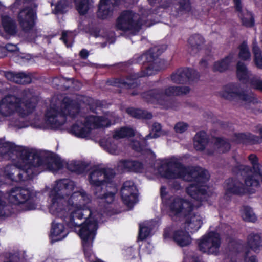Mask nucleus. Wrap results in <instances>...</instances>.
<instances>
[{"instance_id": "1", "label": "nucleus", "mask_w": 262, "mask_h": 262, "mask_svg": "<svg viewBox=\"0 0 262 262\" xmlns=\"http://www.w3.org/2000/svg\"><path fill=\"white\" fill-rule=\"evenodd\" d=\"M75 187V183L69 179L56 181L49 193V210L60 217H66L71 210L67 225L78 232L85 256L89 258L93 256L91 248L98 228V217L86 206L90 196L82 189L73 192Z\"/></svg>"}, {"instance_id": "2", "label": "nucleus", "mask_w": 262, "mask_h": 262, "mask_svg": "<svg viewBox=\"0 0 262 262\" xmlns=\"http://www.w3.org/2000/svg\"><path fill=\"white\" fill-rule=\"evenodd\" d=\"M160 175L169 180L170 185L178 190L181 188L178 179L194 181L196 185H202L209 179L208 172L201 167H187L176 157L163 160L158 169Z\"/></svg>"}, {"instance_id": "3", "label": "nucleus", "mask_w": 262, "mask_h": 262, "mask_svg": "<svg viewBox=\"0 0 262 262\" xmlns=\"http://www.w3.org/2000/svg\"><path fill=\"white\" fill-rule=\"evenodd\" d=\"M34 95L30 90H25L21 97L8 95L0 100V115L10 117L17 114L18 118H11L9 125L18 128L26 127L28 125L24 118L31 113L35 108Z\"/></svg>"}, {"instance_id": "4", "label": "nucleus", "mask_w": 262, "mask_h": 262, "mask_svg": "<svg viewBox=\"0 0 262 262\" xmlns=\"http://www.w3.org/2000/svg\"><path fill=\"white\" fill-rule=\"evenodd\" d=\"M207 189L205 185L192 184L187 188V192L192 198L202 202L206 199ZM200 205V202L191 204L182 198L175 196L170 199L168 206L170 215L181 218L184 217L188 212L192 210L193 207H199Z\"/></svg>"}, {"instance_id": "5", "label": "nucleus", "mask_w": 262, "mask_h": 262, "mask_svg": "<svg viewBox=\"0 0 262 262\" xmlns=\"http://www.w3.org/2000/svg\"><path fill=\"white\" fill-rule=\"evenodd\" d=\"M115 174V172L112 169L96 167L89 176V182L93 187L95 195L101 199L102 202L107 204H111L114 201L117 189L115 187H113L110 191L107 190L104 191H103L102 187L107 183H111Z\"/></svg>"}, {"instance_id": "6", "label": "nucleus", "mask_w": 262, "mask_h": 262, "mask_svg": "<svg viewBox=\"0 0 262 262\" xmlns=\"http://www.w3.org/2000/svg\"><path fill=\"white\" fill-rule=\"evenodd\" d=\"M34 158L27 157L16 158L14 160V164L6 166L2 172L3 176L13 181H26L33 178L35 174V167L38 165V157Z\"/></svg>"}, {"instance_id": "7", "label": "nucleus", "mask_w": 262, "mask_h": 262, "mask_svg": "<svg viewBox=\"0 0 262 262\" xmlns=\"http://www.w3.org/2000/svg\"><path fill=\"white\" fill-rule=\"evenodd\" d=\"M116 120V116L112 113H106L103 116H89L84 118V123L74 125L71 132L78 137L85 138L91 129L107 127Z\"/></svg>"}, {"instance_id": "8", "label": "nucleus", "mask_w": 262, "mask_h": 262, "mask_svg": "<svg viewBox=\"0 0 262 262\" xmlns=\"http://www.w3.org/2000/svg\"><path fill=\"white\" fill-rule=\"evenodd\" d=\"M60 112L54 105L51 106L46 113V122L53 128H57L66 121L65 116H74L78 112V107L68 97H64L60 105Z\"/></svg>"}, {"instance_id": "9", "label": "nucleus", "mask_w": 262, "mask_h": 262, "mask_svg": "<svg viewBox=\"0 0 262 262\" xmlns=\"http://www.w3.org/2000/svg\"><path fill=\"white\" fill-rule=\"evenodd\" d=\"M194 147L197 150L202 151L206 147H211L212 146L217 148L219 152H224L230 148L229 143L226 141L220 138H212L208 142L207 135L205 132L198 133L194 137Z\"/></svg>"}, {"instance_id": "10", "label": "nucleus", "mask_w": 262, "mask_h": 262, "mask_svg": "<svg viewBox=\"0 0 262 262\" xmlns=\"http://www.w3.org/2000/svg\"><path fill=\"white\" fill-rule=\"evenodd\" d=\"M0 154L6 158L15 160L13 157L16 156V158H21L29 157L34 158L37 156V152L35 149L30 148L27 147L19 146L10 142L0 143Z\"/></svg>"}, {"instance_id": "11", "label": "nucleus", "mask_w": 262, "mask_h": 262, "mask_svg": "<svg viewBox=\"0 0 262 262\" xmlns=\"http://www.w3.org/2000/svg\"><path fill=\"white\" fill-rule=\"evenodd\" d=\"M142 22L139 15L130 10L123 11L118 17L116 27L124 31H130L132 33L138 32Z\"/></svg>"}, {"instance_id": "12", "label": "nucleus", "mask_w": 262, "mask_h": 262, "mask_svg": "<svg viewBox=\"0 0 262 262\" xmlns=\"http://www.w3.org/2000/svg\"><path fill=\"white\" fill-rule=\"evenodd\" d=\"M221 244L220 235L216 232H210L199 240L198 248L203 253L216 256L220 253Z\"/></svg>"}, {"instance_id": "13", "label": "nucleus", "mask_w": 262, "mask_h": 262, "mask_svg": "<svg viewBox=\"0 0 262 262\" xmlns=\"http://www.w3.org/2000/svg\"><path fill=\"white\" fill-rule=\"evenodd\" d=\"M177 86H170L166 88L163 92L160 90H152L144 95V97L148 101L158 103L166 107H170L169 97L178 96Z\"/></svg>"}, {"instance_id": "14", "label": "nucleus", "mask_w": 262, "mask_h": 262, "mask_svg": "<svg viewBox=\"0 0 262 262\" xmlns=\"http://www.w3.org/2000/svg\"><path fill=\"white\" fill-rule=\"evenodd\" d=\"M34 193L29 189L16 187L7 192L6 198L12 204L19 205L33 199Z\"/></svg>"}, {"instance_id": "15", "label": "nucleus", "mask_w": 262, "mask_h": 262, "mask_svg": "<svg viewBox=\"0 0 262 262\" xmlns=\"http://www.w3.org/2000/svg\"><path fill=\"white\" fill-rule=\"evenodd\" d=\"M37 157L39 163L36 167L42 166L50 171H55L60 169L62 167L60 160L55 155L51 153H46L37 151Z\"/></svg>"}, {"instance_id": "16", "label": "nucleus", "mask_w": 262, "mask_h": 262, "mask_svg": "<svg viewBox=\"0 0 262 262\" xmlns=\"http://www.w3.org/2000/svg\"><path fill=\"white\" fill-rule=\"evenodd\" d=\"M123 202L128 207H132L138 201L137 189L133 182H125L121 190Z\"/></svg>"}, {"instance_id": "17", "label": "nucleus", "mask_w": 262, "mask_h": 262, "mask_svg": "<svg viewBox=\"0 0 262 262\" xmlns=\"http://www.w3.org/2000/svg\"><path fill=\"white\" fill-rule=\"evenodd\" d=\"M200 75L195 70L190 69H180L171 76V81L176 83L181 84L188 81H193L198 80Z\"/></svg>"}, {"instance_id": "18", "label": "nucleus", "mask_w": 262, "mask_h": 262, "mask_svg": "<svg viewBox=\"0 0 262 262\" xmlns=\"http://www.w3.org/2000/svg\"><path fill=\"white\" fill-rule=\"evenodd\" d=\"M34 12L32 9L26 8L20 11L18 19L23 30L26 32L31 31L34 24Z\"/></svg>"}, {"instance_id": "19", "label": "nucleus", "mask_w": 262, "mask_h": 262, "mask_svg": "<svg viewBox=\"0 0 262 262\" xmlns=\"http://www.w3.org/2000/svg\"><path fill=\"white\" fill-rule=\"evenodd\" d=\"M188 212L184 217H186L184 228L190 232H194L198 230L203 224L204 217L197 212Z\"/></svg>"}, {"instance_id": "20", "label": "nucleus", "mask_w": 262, "mask_h": 262, "mask_svg": "<svg viewBox=\"0 0 262 262\" xmlns=\"http://www.w3.org/2000/svg\"><path fill=\"white\" fill-rule=\"evenodd\" d=\"M119 0H101L98 16L104 19L113 16L114 6L117 5Z\"/></svg>"}, {"instance_id": "21", "label": "nucleus", "mask_w": 262, "mask_h": 262, "mask_svg": "<svg viewBox=\"0 0 262 262\" xmlns=\"http://www.w3.org/2000/svg\"><path fill=\"white\" fill-rule=\"evenodd\" d=\"M143 165L138 161L121 160L117 164V168L119 171H132L141 172L143 170Z\"/></svg>"}, {"instance_id": "22", "label": "nucleus", "mask_w": 262, "mask_h": 262, "mask_svg": "<svg viewBox=\"0 0 262 262\" xmlns=\"http://www.w3.org/2000/svg\"><path fill=\"white\" fill-rule=\"evenodd\" d=\"M226 195L243 194L246 193V188L243 183L236 179H228L225 184Z\"/></svg>"}, {"instance_id": "23", "label": "nucleus", "mask_w": 262, "mask_h": 262, "mask_svg": "<svg viewBox=\"0 0 262 262\" xmlns=\"http://www.w3.org/2000/svg\"><path fill=\"white\" fill-rule=\"evenodd\" d=\"M239 88L237 84L229 83L223 87L219 92L220 97L229 101H234L237 99Z\"/></svg>"}, {"instance_id": "24", "label": "nucleus", "mask_w": 262, "mask_h": 262, "mask_svg": "<svg viewBox=\"0 0 262 262\" xmlns=\"http://www.w3.org/2000/svg\"><path fill=\"white\" fill-rule=\"evenodd\" d=\"M233 1L236 10L243 24L247 27H252L254 23L252 14L246 9H243L241 0H233Z\"/></svg>"}, {"instance_id": "25", "label": "nucleus", "mask_w": 262, "mask_h": 262, "mask_svg": "<svg viewBox=\"0 0 262 262\" xmlns=\"http://www.w3.org/2000/svg\"><path fill=\"white\" fill-rule=\"evenodd\" d=\"M100 144L105 150L111 154L117 155L121 152L118 146V141L113 137L102 139Z\"/></svg>"}, {"instance_id": "26", "label": "nucleus", "mask_w": 262, "mask_h": 262, "mask_svg": "<svg viewBox=\"0 0 262 262\" xmlns=\"http://www.w3.org/2000/svg\"><path fill=\"white\" fill-rule=\"evenodd\" d=\"M5 76L8 80L18 84H28L31 82L30 75L25 73L7 72L5 73Z\"/></svg>"}, {"instance_id": "27", "label": "nucleus", "mask_w": 262, "mask_h": 262, "mask_svg": "<svg viewBox=\"0 0 262 262\" xmlns=\"http://www.w3.org/2000/svg\"><path fill=\"white\" fill-rule=\"evenodd\" d=\"M234 140L237 143L254 144L260 143L261 139L259 137L248 133L235 134Z\"/></svg>"}, {"instance_id": "28", "label": "nucleus", "mask_w": 262, "mask_h": 262, "mask_svg": "<svg viewBox=\"0 0 262 262\" xmlns=\"http://www.w3.org/2000/svg\"><path fill=\"white\" fill-rule=\"evenodd\" d=\"M173 239L178 245L181 247L189 245L192 241L188 232L182 230H178L174 232Z\"/></svg>"}, {"instance_id": "29", "label": "nucleus", "mask_w": 262, "mask_h": 262, "mask_svg": "<svg viewBox=\"0 0 262 262\" xmlns=\"http://www.w3.org/2000/svg\"><path fill=\"white\" fill-rule=\"evenodd\" d=\"M236 74L238 78L245 83L248 82L250 83V80L252 77L250 71L247 69L246 65L242 62H238L237 64Z\"/></svg>"}, {"instance_id": "30", "label": "nucleus", "mask_w": 262, "mask_h": 262, "mask_svg": "<svg viewBox=\"0 0 262 262\" xmlns=\"http://www.w3.org/2000/svg\"><path fill=\"white\" fill-rule=\"evenodd\" d=\"M238 94L235 101L240 102L243 105L246 106L251 103L257 104L259 102L253 94L247 93L239 90Z\"/></svg>"}, {"instance_id": "31", "label": "nucleus", "mask_w": 262, "mask_h": 262, "mask_svg": "<svg viewBox=\"0 0 262 262\" xmlns=\"http://www.w3.org/2000/svg\"><path fill=\"white\" fill-rule=\"evenodd\" d=\"M67 235L64 231V227L62 224L54 223L51 231V235L54 241H59L64 238Z\"/></svg>"}, {"instance_id": "32", "label": "nucleus", "mask_w": 262, "mask_h": 262, "mask_svg": "<svg viewBox=\"0 0 262 262\" xmlns=\"http://www.w3.org/2000/svg\"><path fill=\"white\" fill-rule=\"evenodd\" d=\"M204 42L203 38L200 35L195 34L191 36L189 39L191 53L192 54H196L199 50L201 49Z\"/></svg>"}, {"instance_id": "33", "label": "nucleus", "mask_w": 262, "mask_h": 262, "mask_svg": "<svg viewBox=\"0 0 262 262\" xmlns=\"http://www.w3.org/2000/svg\"><path fill=\"white\" fill-rule=\"evenodd\" d=\"M2 23L4 30L8 34L13 35L16 33V25L14 21L7 15L2 16Z\"/></svg>"}, {"instance_id": "34", "label": "nucleus", "mask_w": 262, "mask_h": 262, "mask_svg": "<svg viewBox=\"0 0 262 262\" xmlns=\"http://www.w3.org/2000/svg\"><path fill=\"white\" fill-rule=\"evenodd\" d=\"M247 245L250 249L256 252L261 246V239L260 235L254 233L249 234L247 237Z\"/></svg>"}, {"instance_id": "35", "label": "nucleus", "mask_w": 262, "mask_h": 262, "mask_svg": "<svg viewBox=\"0 0 262 262\" xmlns=\"http://www.w3.org/2000/svg\"><path fill=\"white\" fill-rule=\"evenodd\" d=\"M233 60V55H229L228 56L221 60L215 62L213 67L214 71H218L220 72H223L227 70Z\"/></svg>"}, {"instance_id": "36", "label": "nucleus", "mask_w": 262, "mask_h": 262, "mask_svg": "<svg viewBox=\"0 0 262 262\" xmlns=\"http://www.w3.org/2000/svg\"><path fill=\"white\" fill-rule=\"evenodd\" d=\"M246 192L253 193L259 185V182L254 179L253 175L247 176L245 179Z\"/></svg>"}, {"instance_id": "37", "label": "nucleus", "mask_w": 262, "mask_h": 262, "mask_svg": "<svg viewBox=\"0 0 262 262\" xmlns=\"http://www.w3.org/2000/svg\"><path fill=\"white\" fill-rule=\"evenodd\" d=\"M252 51L254 54V62L258 68L262 69V55L261 51L257 45L255 38H254L252 45Z\"/></svg>"}, {"instance_id": "38", "label": "nucleus", "mask_w": 262, "mask_h": 262, "mask_svg": "<svg viewBox=\"0 0 262 262\" xmlns=\"http://www.w3.org/2000/svg\"><path fill=\"white\" fill-rule=\"evenodd\" d=\"M134 130L130 128L123 127L114 131L113 137L117 140L119 139L134 136Z\"/></svg>"}, {"instance_id": "39", "label": "nucleus", "mask_w": 262, "mask_h": 262, "mask_svg": "<svg viewBox=\"0 0 262 262\" xmlns=\"http://www.w3.org/2000/svg\"><path fill=\"white\" fill-rule=\"evenodd\" d=\"M68 168L78 173L83 172L89 166V164L80 161H73L68 164Z\"/></svg>"}, {"instance_id": "40", "label": "nucleus", "mask_w": 262, "mask_h": 262, "mask_svg": "<svg viewBox=\"0 0 262 262\" xmlns=\"http://www.w3.org/2000/svg\"><path fill=\"white\" fill-rule=\"evenodd\" d=\"M127 113L130 116L137 118L151 119L152 117L150 113L146 111L134 108H128L126 110Z\"/></svg>"}, {"instance_id": "41", "label": "nucleus", "mask_w": 262, "mask_h": 262, "mask_svg": "<svg viewBox=\"0 0 262 262\" xmlns=\"http://www.w3.org/2000/svg\"><path fill=\"white\" fill-rule=\"evenodd\" d=\"M158 49L157 47H155L151 49L149 51L145 54L141 56L138 59V62H140L143 60L144 62H150L152 61L155 58L159 55L160 53H158Z\"/></svg>"}, {"instance_id": "42", "label": "nucleus", "mask_w": 262, "mask_h": 262, "mask_svg": "<svg viewBox=\"0 0 262 262\" xmlns=\"http://www.w3.org/2000/svg\"><path fill=\"white\" fill-rule=\"evenodd\" d=\"M75 7L81 15L86 13L91 7L90 0H74Z\"/></svg>"}, {"instance_id": "43", "label": "nucleus", "mask_w": 262, "mask_h": 262, "mask_svg": "<svg viewBox=\"0 0 262 262\" xmlns=\"http://www.w3.org/2000/svg\"><path fill=\"white\" fill-rule=\"evenodd\" d=\"M242 217L247 222H254L256 220V216L251 208L244 206L241 210Z\"/></svg>"}, {"instance_id": "44", "label": "nucleus", "mask_w": 262, "mask_h": 262, "mask_svg": "<svg viewBox=\"0 0 262 262\" xmlns=\"http://www.w3.org/2000/svg\"><path fill=\"white\" fill-rule=\"evenodd\" d=\"M175 8L178 13L183 14L189 12L191 9L189 0H178Z\"/></svg>"}, {"instance_id": "45", "label": "nucleus", "mask_w": 262, "mask_h": 262, "mask_svg": "<svg viewBox=\"0 0 262 262\" xmlns=\"http://www.w3.org/2000/svg\"><path fill=\"white\" fill-rule=\"evenodd\" d=\"M239 52L238 54L239 57L244 60H249L251 59V54L249 51L247 44L243 42L239 46Z\"/></svg>"}, {"instance_id": "46", "label": "nucleus", "mask_w": 262, "mask_h": 262, "mask_svg": "<svg viewBox=\"0 0 262 262\" xmlns=\"http://www.w3.org/2000/svg\"><path fill=\"white\" fill-rule=\"evenodd\" d=\"M161 128L160 124L157 122L154 123L152 125L150 133L146 136L145 139L157 138L159 137L161 134Z\"/></svg>"}, {"instance_id": "47", "label": "nucleus", "mask_w": 262, "mask_h": 262, "mask_svg": "<svg viewBox=\"0 0 262 262\" xmlns=\"http://www.w3.org/2000/svg\"><path fill=\"white\" fill-rule=\"evenodd\" d=\"M71 3V0H62L59 1L55 6V8L53 10L55 14L63 13L67 7Z\"/></svg>"}, {"instance_id": "48", "label": "nucleus", "mask_w": 262, "mask_h": 262, "mask_svg": "<svg viewBox=\"0 0 262 262\" xmlns=\"http://www.w3.org/2000/svg\"><path fill=\"white\" fill-rule=\"evenodd\" d=\"M75 35L74 33L72 31H64L62 32L61 39L63 40L67 47H69L70 43H70L72 41Z\"/></svg>"}, {"instance_id": "49", "label": "nucleus", "mask_w": 262, "mask_h": 262, "mask_svg": "<svg viewBox=\"0 0 262 262\" xmlns=\"http://www.w3.org/2000/svg\"><path fill=\"white\" fill-rule=\"evenodd\" d=\"M251 86L256 90L262 92V79L256 76H253L250 80Z\"/></svg>"}, {"instance_id": "50", "label": "nucleus", "mask_w": 262, "mask_h": 262, "mask_svg": "<svg viewBox=\"0 0 262 262\" xmlns=\"http://www.w3.org/2000/svg\"><path fill=\"white\" fill-rule=\"evenodd\" d=\"M150 234V229L148 227L144 225V224L140 225V230L139 233V238L141 240H143L147 238Z\"/></svg>"}, {"instance_id": "51", "label": "nucleus", "mask_w": 262, "mask_h": 262, "mask_svg": "<svg viewBox=\"0 0 262 262\" xmlns=\"http://www.w3.org/2000/svg\"><path fill=\"white\" fill-rule=\"evenodd\" d=\"M189 125L184 122H179L176 124L174 127L175 132L177 133L182 134L186 131Z\"/></svg>"}, {"instance_id": "52", "label": "nucleus", "mask_w": 262, "mask_h": 262, "mask_svg": "<svg viewBox=\"0 0 262 262\" xmlns=\"http://www.w3.org/2000/svg\"><path fill=\"white\" fill-rule=\"evenodd\" d=\"M67 81V79L64 78H55L52 81V84L54 86L61 87L65 89L70 88L69 85H64V82Z\"/></svg>"}, {"instance_id": "53", "label": "nucleus", "mask_w": 262, "mask_h": 262, "mask_svg": "<svg viewBox=\"0 0 262 262\" xmlns=\"http://www.w3.org/2000/svg\"><path fill=\"white\" fill-rule=\"evenodd\" d=\"M118 84V86L124 87L125 88H131L135 86L133 80H130L129 79H127L126 81L124 80H119Z\"/></svg>"}, {"instance_id": "54", "label": "nucleus", "mask_w": 262, "mask_h": 262, "mask_svg": "<svg viewBox=\"0 0 262 262\" xmlns=\"http://www.w3.org/2000/svg\"><path fill=\"white\" fill-rule=\"evenodd\" d=\"M253 173L262 180V165L259 163L252 167Z\"/></svg>"}, {"instance_id": "55", "label": "nucleus", "mask_w": 262, "mask_h": 262, "mask_svg": "<svg viewBox=\"0 0 262 262\" xmlns=\"http://www.w3.org/2000/svg\"><path fill=\"white\" fill-rule=\"evenodd\" d=\"M64 83V85H69L70 88L73 87L76 89H79L81 87V84L78 81H74L72 79H67V81H65Z\"/></svg>"}, {"instance_id": "56", "label": "nucleus", "mask_w": 262, "mask_h": 262, "mask_svg": "<svg viewBox=\"0 0 262 262\" xmlns=\"http://www.w3.org/2000/svg\"><path fill=\"white\" fill-rule=\"evenodd\" d=\"M152 74V72L151 71V70L150 69V67L148 66L146 67V70L144 72H142L141 73L139 74H136L134 77L132 78L133 80L137 78H138L139 77H142L146 76H148L150 75H151Z\"/></svg>"}, {"instance_id": "57", "label": "nucleus", "mask_w": 262, "mask_h": 262, "mask_svg": "<svg viewBox=\"0 0 262 262\" xmlns=\"http://www.w3.org/2000/svg\"><path fill=\"white\" fill-rule=\"evenodd\" d=\"M178 96L185 95L189 93L190 89L188 86H177Z\"/></svg>"}, {"instance_id": "58", "label": "nucleus", "mask_w": 262, "mask_h": 262, "mask_svg": "<svg viewBox=\"0 0 262 262\" xmlns=\"http://www.w3.org/2000/svg\"><path fill=\"white\" fill-rule=\"evenodd\" d=\"M245 262H257V259L255 256L250 255L249 251L246 252L244 256Z\"/></svg>"}, {"instance_id": "59", "label": "nucleus", "mask_w": 262, "mask_h": 262, "mask_svg": "<svg viewBox=\"0 0 262 262\" xmlns=\"http://www.w3.org/2000/svg\"><path fill=\"white\" fill-rule=\"evenodd\" d=\"M249 160L251 163L252 167L255 165L258 164L257 157L253 154H251L248 156Z\"/></svg>"}, {"instance_id": "60", "label": "nucleus", "mask_w": 262, "mask_h": 262, "mask_svg": "<svg viewBox=\"0 0 262 262\" xmlns=\"http://www.w3.org/2000/svg\"><path fill=\"white\" fill-rule=\"evenodd\" d=\"M132 148L137 151H140L142 150V147L140 143L137 141H133L132 143Z\"/></svg>"}, {"instance_id": "61", "label": "nucleus", "mask_w": 262, "mask_h": 262, "mask_svg": "<svg viewBox=\"0 0 262 262\" xmlns=\"http://www.w3.org/2000/svg\"><path fill=\"white\" fill-rule=\"evenodd\" d=\"M6 49L10 52H15L18 50V48L15 45L8 43L6 45Z\"/></svg>"}, {"instance_id": "62", "label": "nucleus", "mask_w": 262, "mask_h": 262, "mask_svg": "<svg viewBox=\"0 0 262 262\" xmlns=\"http://www.w3.org/2000/svg\"><path fill=\"white\" fill-rule=\"evenodd\" d=\"M80 56L82 58H86L88 56V52L87 51V50H84V49H83L80 52Z\"/></svg>"}, {"instance_id": "63", "label": "nucleus", "mask_w": 262, "mask_h": 262, "mask_svg": "<svg viewBox=\"0 0 262 262\" xmlns=\"http://www.w3.org/2000/svg\"><path fill=\"white\" fill-rule=\"evenodd\" d=\"M40 121L38 119H37L36 121L34 123H31V125L36 128H40L41 127V124L39 123Z\"/></svg>"}, {"instance_id": "64", "label": "nucleus", "mask_w": 262, "mask_h": 262, "mask_svg": "<svg viewBox=\"0 0 262 262\" xmlns=\"http://www.w3.org/2000/svg\"><path fill=\"white\" fill-rule=\"evenodd\" d=\"M160 193L162 197L166 195L167 192H166V188L164 186H162L160 189Z\"/></svg>"}]
</instances>
